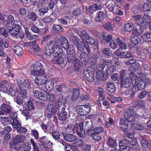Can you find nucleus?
Here are the masks:
<instances>
[{
  "label": "nucleus",
  "mask_w": 151,
  "mask_h": 151,
  "mask_svg": "<svg viewBox=\"0 0 151 151\" xmlns=\"http://www.w3.org/2000/svg\"><path fill=\"white\" fill-rule=\"evenodd\" d=\"M17 83L19 89L17 90L16 91L17 94L16 102L18 104L21 105L23 102V98L27 97L26 89H30L31 87L30 83L27 79L24 80L23 82L20 79H18Z\"/></svg>",
  "instance_id": "1"
},
{
  "label": "nucleus",
  "mask_w": 151,
  "mask_h": 151,
  "mask_svg": "<svg viewBox=\"0 0 151 151\" xmlns=\"http://www.w3.org/2000/svg\"><path fill=\"white\" fill-rule=\"evenodd\" d=\"M57 44V43L52 41L45 46L44 54L46 57L51 58L52 55L54 57H57L63 53L62 48L58 46Z\"/></svg>",
  "instance_id": "2"
},
{
  "label": "nucleus",
  "mask_w": 151,
  "mask_h": 151,
  "mask_svg": "<svg viewBox=\"0 0 151 151\" xmlns=\"http://www.w3.org/2000/svg\"><path fill=\"white\" fill-rule=\"evenodd\" d=\"M132 108L129 107V108L125 109L124 112L125 119L127 120L128 122L129 121L131 122L135 121V116L141 119H142V118L145 119L149 117L150 116L149 114H147L146 113H144L142 115L136 114Z\"/></svg>",
  "instance_id": "3"
},
{
  "label": "nucleus",
  "mask_w": 151,
  "mask_h": 151,
  "mask_svg": "<svg viewBox=\"0 0 151 151\" xmlns=\"http://www.w3.org/2000/svg\"><path fill=\"white\" fill-rule=\"evenodd\" d=\"M42 66L41 64L39 63H37L32 65L30 67L31 70V75L35 76V77H39L41 75H44L45 72L42 70Z\"/></svg>",
  "instance_id": "4"
},
{
  "label": "nucleus",
  "mask_w": 151,
  "mask_h": 151,
  "mask_svg": "<svg viewBox=\"0 0 151 151\" xmlns=\"http://www.w3.org/2000/svg\"><path fill=\"white\" fill-rule=\"evenodd\" d=\"M133 74H129V76L131 80L132 83L134 86H137L138 89L141 90L145 88L146 85V82L144 80H138L137 79V77Z\"/></svg>",
  "instance_id": "5"
},
{
  "label": "nucleus",
  "mask_w": 151,
  "mask_h": 151,
  "mask_svg": "<svg viewBox=\"0 0 151 151\" xmlns=\"http://www.w3.org/2000/svg\"><path fill=\"white\" fill-rule=\"evenodd\" d=\"M57 111V107L55 105L48 104L45 112V115L48 118H51L52 115H54L56 113Z\"/></svg>",
  "instance_id": "6"
},
{
  "label": "nucleus",
  "mask_w": 151,
  "mask_h": 151,
  "mask_svg": "<svg viewBox=\"0 0 151 151\" xmlns=\"http://www.w3.org/2000/svg\"><path fill=\"white\" fill-rule=\"evenodd\" d=\"M35 41H33L25 43L26 45L29 46L33 51V52L36 55L40 56L41 54L40 48L35 44Z\"/></svg>",
  "instance_id": "7"
},
{
  "label": "nucleus",
  "mask_w": 151,
  "mask_h": 151,
  "mask_svg": "<svg viewBox=\"0 0 151 151\" xmlns=\"http://www.w3.org/2000/svg\"><path fill=\"white\" fill-rule=\"evenodd\" d=\"M1 109L2 111L6 114L11 113L10 117L12 118H15V117L14 116L15 114L12 112L13 110V108L10 105L6 104H3L1 106Z\"/></svg>",
  "instance_id": "8"
},
{
  "label": "nucleus",
  "mask_w": 151,
  "mask_h": 151,
  "mask_svg": "<svg viewBox=\"0 0 151 151\" xmlns=\"http://www.w3.org/2000/svg\"><path fill=\"white\" fill-rule=\"evenodd\" d=\"M74 132H77L78 135L81 138L85 137V134L83 130L82 124H76L74 127Z\"/></svg>",
  "instance_id": "9"
},
{
  "label": "nucleus",
  "mask_w": 151,
  "mask_h": 151,
  "mask_svg": "<svg viewBox=\"0 0 151 151\" xmlns=\"http://www.w3.org/2000/svg\"><path fill=\"white\" fill-rule=\"evenodd\" d=\"M116 43L119 45L120 48L118 49L115 52V54L118 56H119L122 52L121 51V49H126L127 48V46L126 44L124 43L119 38L116 39Z\"/></svg>",
  "instance_id": "10"
},
{
  "label": "nucleus",
  "mask_w": 151,
  "mask_h": 151,
  "mask_svg": "<svg viewBox=\"0 0 151 151\" xmlns=\"http://www.w3.org/2000/svg\"><path fill=\"white\" fill-rule=\"evenodd\" d=\"M90 107L87 105L80 106L78 109V113L81 115H86L90 113Z\"/></svg>",
  "instance_id": "11"
},
{
  "label": "nucleus",
  "mask_w": 151,
  "mask_h": 151,
  "mask_svg": "<svg viewBox=\"0 0 151 151\" xmlns=\"http://www.w3.org/2000/svg\"><path fill=\"white\" fill-rule=\"evenodd\" d=\"M104 68V65L100 63L99 66L96 68L97 77L99 79H101L104 76V72L103 70Z\"/></svg>",
  "instance_id": "12"
},
{
  "label": "nucleus",
  "mask_w": 151,
  "mask_h": 151,
  "mask_svg": "<svg viewBox=\"0 0 151 151\" xmlns=\"http://www.w3.org/2000/svg\"><path fill=\"white\" fill-rule=\"evenodd\" d=\"M133 30L132 32L133 35H139L142 33L144 31L143 28L138 24L134 25Z\"/></svg>",
  "instance_id": "13"
},
{
  "label": "nucleus",
  "mask_w": 151,
  "mask_h": 151,
  "mask_svg": "<svg viewBox=\"0 0 151 151\" xmlns=\"http://www.w3.org/2000/svg\"><path fill=\"white\" fill-rule=\"evenodd\" d=\"M128 122L127 120L122 119L120 121L119 127L122 129L123 132L127 134H128Z\"/></svg>",
  "instance_id": "14"
},
{
  "label": "nucleus",
  "mask_w": 151,
  "mask_h": 151,
  "mask_svg": "<svg viewBox=\"0 0 151 151\" xmlns=\"http://www.w3.org/2000/svg\"><path fill=\"white\" fill-rule=\"evenodd\" d=\"M47 81V78L43 75H41L39 77H35V83L38 86L45 84Z\"/></svg>",
  "instance_id": "15"
},
{
  "label": "nucleus",
  "mask_w": 151,
  "mask_h": 151,
  "mask_svg": "<svg viewBox=\"0 0 151 151\" xmlns=\"http://www.w3.org/2000/svg\"><path fill=\"white\" fill-rule=\"evenodd\" d=\"M65 108L63 106L60 109L61 111L59 114L58 115V118L59 120L62 122L61 123H66V116L67 112L65 111Z\"/></svg>",
  "instance_id": "16"
},
{
  "label": "nucleus",
  "mask_w": 151,
  "mask_h": 151,
  "mask_svg": "<svg viewBox=\"0 0 151 151\" xmlns=\"http://www.w3.org/2000/svg\"><path fill=\"white\" fill-rule=\"evenodd\" d=\"M34 92V95L36 98L44 101L47 100V96L46 94L38 90H35Z\"/></svg>",
  "instance_id": "17"
},
{
  "label": "nucleus",
  "mask_w": 151,
  "mask_h": 151,
  "mask_svg": "<svg viewBox=\"0 0 151 151\" xmlns=\"http://www.w3.org/2000/svg\"><path fill=\"white\" fill-rule=\"evenodd\" d=\"M101 8V5L99 4H93L89 6L87 9L88 13H93V12L99 10Z\"/></svg>",
  "instance_id": "18"
},
{
  "label": "nucleus",
  "mask_w": 151,
  "mask_h": 151,
  "mask_svg": "<svg viewBox=\"0 0 151 151\" xmlns=\"http://www.w3.org/2000/svg\"><path fill=\"white\" fill-rule=\"evenodd\" d=\"M10 83L6 81H3L0 82V91L4 93H6L7 88L9 86Z\"/></svg>",
  "instance_id": "19"
},
{
  "label": "nucleus",
  "mask_w": 151,
  "mask_h": 151,
  "mask_svg": "<svg viewBox=\"0 0 151 151\" xmlns=\"http://www.w3.org/2000/svg\"><path fill=\"white\" fill-rule=\"evenodd\" d=\"M106 90L111 93H114L116 91L115 85L112 81H108L106 84Z\"/></svg>",
  "instance_id": "20"
},
{
  "label": "nucleus",
  "mask_w": 151,
  "mask_h": 151,
  "mask_svg": "<svg viewBox=\"0 0 151 151\" xmlns=\"http://www.w3.org/2000/svg\"><path fill=\"white\" fill-rule=\"evenodd\" d=\"M142 21L141 22V25L144 27H146L148 24L151 22V19L147 14H145L142 17Z\"/></svg>",
  "instance_id": "21"
},
{
  "label": "nucleus",
  "mask_w": 151,
  "mask_h": 151,
  "mask_svg": "<svg viewBox=\"0 0 151 151\" xmlns=\"http://www.w3.org/2000/svg\"><path fill=\"white\" fill-rule=\"evenodd\" d=\"M63 138L64 140L68 142L73 141L76 139V137L75 135L70 134H66L63 133Z\"/></svg>",
  "instance_id": "22"
},
{
  "label": "nucleus",
  "mask_w": 151,
  "mask_h": 151,
  "mask_svg": "<svg viewBox=\"0 0 151 151\" xmlns=\"http://www.w3.org/2000/svg\"><path fill=\"white\" fill-rule=\"evenodd\" d=\"M20 28L19 26L14 24L12 26V28L11 29H8L7 30L11 35H16L19 33Z\"/></svg>",
  "instance_id": "23"
},
{
  "label": "nucleus",
  "mask_w": 151,
  "mask_h": 151,
  "mask_svg": "<svg viewBox=\"0 0 151 151\" xmlns=\"http://www.w3.org/2000/svg\"><path fill=\"white\" fill-rule=\"evenodd\" d=\"M53 42H56V43H57V44L58 45V46L61 48H62L60 47L59 46L60 45H66L67 47H68V40L65 37H60L58 40V42H55V41Z\"/></svg>",
  "instance_id": "24"
},
{
  "label": "nucleus",
  "mask_w": 151,
  "mask_h": 151,
  "mask_svg": "<svg viewBox=\"0 0 151 151\" xmlns=\"http://www.w3.org/2000/svg\"><path fill=\"white\" fill-rule=\"evenodd\" d=\"M85 41L81 42L80 40H78L74 42V44L77 47L78 49L80 51H82L85 46L84 43Z\"/></svg>",
  "instance_id": "25"
},
{
  "label": "nucleus",
  "mask_w": 151,
  "mask_h": 151,
  "mask_svg": "<svg viewBox=\"0 0 151 151\" xmlns=\"http://www.w3.org/2000/svg\"><path fill=\"white\" fill-rule=\"evenodd\" d=\"M106 144L109 147L115 148L117 146L116 141L111 137H109L106 142Z\"/></svg>",
  "instance_id": "26"
},
{
  "label": "nucleus",
  "mask_w": 151,
  "mask_h": 151,
  "mask_svg": "<svg viewBox=\"0 0 151 151\" xmlns=\"http://www.w3.org/2000/svg\"><path fill=\"white\" fill-rule=\"evenodd\" d=\"M25 138L24 136L20 134L14 137L13 142L15 144L22 143Z\"/></svg>",
  "instance_id": "27"
},
{
  "label": "nucleus",
  "mask_w": 151,
  "mask_h": 151,
  "mask_svg": "<svg viewBox=\"0 0 151 151\" xmlns=\"http://www.w3.org/2000/svg\"><path fill=\"white\" fill-rule=\"evenodd\" d=\"M87 133L89 136H91L92 139L96 141H99L101 139V136L98 135V134L93 133L92 130L90 129L87 130Z\"/></svg>",
  "instance_id": "28"
},
{
  "label": "nucleus",
  "mask_w": 151,
  "mask_h": 151,
  "mask_svg": "<svg viewBox=\"0 0 151 151\" xmlns=\"http://www.w3.org/2000/svg\"><path fill=\"white\" fill-rule=\"evenodd\" d=\"M13 50L15 54L18 56H20L23 53V50L22 47L19 45H15L13 46Z\"/></svg>",
  "instance_id": "29"
},
{
  "label": "nucleus",
  "mask_w": 151,
  "mask_h": 151,
  "mask_svg": "<svg viewBox=\"0 0 151 151\" xmlns=\"http://www.w3.org/2000/svg\"><path fill=\"white\" fill-rule=\"evenodd\" d=\"M33 100L32 98H30L25 105V109L28 110L30 111L33 109L35 107L33 104Z\"/></svg>",
  "instance_id": "30"
},
{
  "label": "nucleus",
  "mask_w": 151,
  "mask_h": 151,
  "mask_svg": "<svg viewBox=\"0 0 151 151\" xmlns=\"http://www.w3.org/2000/svg\"><path fill=\"white\" fill-rule=\"evenodd\" d=\"M138 36L133 35L130 38L131 41L135 45H137L142 42V40L141 38L138 37Z\"/></svg>",
  "instance_id": "31"
},
{
  "label": "nucleus",
  "mask_w": 151,
  "mask_h": 151,
  "mask_svg": "<svg viewBox=\"0 0 151 151\" xmlns=\"http://www.w3.org/2000/svg\"><path fill=\"white\" fill-rule=\"evenodd\" d=\"M53 62L55 64L63 65V66H64L66 64L67 61L65 59H64L62 57H59L56 59H54Z\"/></svg>",
  "instance_id": "32"
},
{
  "label": "nucleus",
  "mask_w": 151,
  "mask_h": 151,
  "mask_svg": "<svg viewBox=\"0 0 151 151\" xmlns=\"http://www.w3.org/2000/svg\"><path fill=\"white\" fill-rule=\"evenodd\" d=\"M26 17L29 19L35 22L36 21L37 17L36 13L33 12H29L27 13Z\"/></svg>",
  "instance_id": "33"
},
{
  "label": "nucleus",
  "mask_w": 151,
  "mask_h": 151,
  "mask_svg": "<svg viewBox=\"0 0 151 151\" xmlns=\"http://www.w3.org/2000/svg\"><path fill=\"white\" fill-rule=\"evenodd\" d=\"M134 25L132 22L126 24L124 26L125 31L126 32H131L133 30Z\"/></svg>",
  "instance_id": "34"
},
{
  "label": "nucleus",
  "mask_w": 151,
  "mask_h": 151,
  "mask_svg": "<svg viewBox=\"0 0 151 151\" xmlns=\"http://www.w3.org/2000/svg\"><path fill=\"white\" fill-rule=\"evenodd\" d=\"M147 96L149 97L148 99H149L151 98V93L144 91L139 93L138 94L139 98L141 99H144Z\"/></svg>",
  "instance_id": "35"
},
{
  "label": "nucleus",
  "mask_w": 151,
  "mask_h": 151,
  "mask_svg": "<svg viewBox=\"0 0 151 151\" xmlns=\"http://www.w3.org/2000/svg\"><path fill=\"white\" fill-rule=\"evenodd\" d=\"M13 122L12 124L13 128L14 130H17L21 126V124L20 122L16 119L12 118Z\"/></svg>",
  "instance_id": "36"
},
{
  "label": "nucleus",
  "mask_w": 151,
  "mask_h": 151,
  "mask_svg": "<svg viewBox=\"0 0 151 151\" xmlns=\"http://www.w3.org/2000/svg\"><path fill=\"white\" fill-rule=\"evenodd\" d=\"M80 94V90L78 88L74 89L73 90V93L72 97L73 101H76L79 97Z\"/></svg>",
  "instance_id": "37"
},
{
  "label": "nucleus",
  "mask_w": 151,
  "mask_h": 151,
  "mask_svg": "<svg viewBox=\"0 0 151 151\" xmlns=\"http://www.w3.org/2000/svg\"><path fill=\"white\" fill-rule=\"evenodd\" d=\"M88 73L87 72H84L83 75L86 78V79L88 81L91 82L93 81L94 80V74H92V73H91L90 75L89 74H88Z\"/></svg>",
  "instance_id": "38"
},
{
  "label": "nucleus",
  "mask_w": 151,
  "mask_h": 151,
  "mask_svg": "<svg viewBox=\"0 0 151 151\" xmlns=\"http://www.w3.org/2000/svg\"><path fill=\"white\" fill-rule=\"evenodd\" d=\"M76 52L74 47L72 45L68 46L67 51V55H75Z\"/></svg>",
  "instance_id": "39"
},
{
  "label": "nucleus",
  "mask_w": 151,
  "mask_h": 151,
  "mask_svg": "<svg viewBox=\"0 0 151 151\" xmlns=\"http://www.w3.org/2000/svg\"><path fill=\"white\" fill-rule=\"evenodd\" d=\"M131 82L130 80L128 77L122 79V85L125 88L128 87L131 85Z\"/></svg>",
  "instance_id": "40"
},
{
  "label": "nucleus",
  "mask_w": 151,
  "mask_h": 151,
  "mask_svg": "<svg viewBox=\"0 0 151 151\" xmlns=\"http://www.w3.org/2000/svg\"><path fill=\"white\" fill-rule=\"evenodd\" d=\"M140 7L145 11H150L151 9V6L147 3H144L140 5Z\"/></svg>",
  "instance_id": "41"
},
{
  "label": "nucleus",
  "mask_w": 151,
  "mask_h": 151,
  "mask_svg": "<svg viewBox=\"0 0 151 151\" xmlns=\"http://www.w3.org/2000/svg\"><path fill=\"white\" fill-rule=\"evenodd\" d=\"M92 130L93 133L95 134H99V133L104 132V133H105V132L104 130V128L102 127H98L94 128L93 130L92 129H91Z\"/></svg>",
  "instance_id": "42"
},
{
  "label": "nucleus",
  "mask_w": 151,
  "mask_h": 151,
  "mask_svg": "<svg viewBox=\"0 0 151 151\" xmlns=\"http://www.w3.org/2000/svg\"><path fill=\"white\" fill-rule=\"evenodd\" d=\"M134 103L136 106H139L140 108H142L144 109H145L146 108L145 103L142 100H137L134 102Z\"/></svg>",
  "instance_id": "43"
},
{
  "label": "nucleus",
  "mask_w": 151,
  "mask_h": 151,
  "mask_svg": "<svg viewBox=\"0 0 151 151\" xmlns=\"http://www.w3.org/2000/svg\"><path fill=\"white\" fill-rule=\"evenodd\" d=\"M142 37L145 41L149 42L151 41V33L148 32L142 35Z\"/></svg>",
  "instance_id": "44"
},
{
  "label": "nucleus",
  "mask_w": 151,
  "mask_h": 151,
  "mask_svg": "<svg viewBox=\"0 0 151 151\" xmlns=\"http://www.w3.org/2000/svg\"><path fill=\"white\" fill-rule=\"evenodd\" d=\"M104 17V14L103 12L101 11L98 12L95 20L97 22H100L103 19Z\"/></svg>",
  "instance_id": "45"
},
{
  "label": "nucleus",
  "mask_w": 151,
  "mask_h": 151,
  "mask_svg": "<svg viewBox=\"0 0 151 151\" xmlns=\"http://www.w3.org/2000/svg\"><path fill=\"white\" fill-rule=\"evenodd\" d=\"M129 144V142L127 139H123L119 143V145L121 149H123L124 147Z\"/></svg>",
  "instance_id": "46"
},
{
  "label": "nucleus",
  "mask_w": 151,
  "mask_h": 151,
  "mask_svg": "<svg viewBox=\"0 0 151 151\" xmlns=\"http://www.w3.org/2000/svg\"><path fill=\"white\" fill-rule=\"evenodd\" d=\"M50 80L46 82L45 85V88L49 91H51L53 88L54 84Z\"/></svg>",
  "instance_id": "47"
},
{
  "label": "nucleus",
  "mask_w": 151,
  "mask_h": 151,
  "mask_svg": "<svg viewBox=\"0 0 151 151\" xmlns=\"http://www.w3.org/2000/svg\"><path fill=\"white\" fill-rule=\"evenodd\" d=\"M130 127L134 130H141L143 129V126L134 123H132L131 124Z\"/></svg>",
  "instance_id": "48"
},
{
  "label": "nucleus",
  "mask_w": 151,
  "mask_h": 151,
  "mask_svg": "<svg viewBox=\"0 0 151 151\" xmlns=\"http://www.w3.org/2000/svg\"><path fill=\"white\" fill-rule=\"evenodd\" d=\"M43 145L45 151H49L50 148L53 146V143L49 140L46 143Z\"/></svg>",
  "instance_id": "49"
},
{
  "label": "nucleus",
  "mask_w": 151,
  "mask_h": 151,
  "mask_svg": "<svg viewBox=\"0 0 151 151\" xmlns=\"http://www.w3.org/2000/svg\"><path fill=\"white\" fill-rule=\"evenodd\" d=\"M103 40H105L107 42H109L112 39V36L111 34H107L103 32L102 34Z\"/></svg>",
  "instance_id": "50"
},
{
  "label": "nucleus",
  "mask_w": 151,
  "mask_h": 151,
  "mask_svg": "<svg viewBox=\"0 0 151 151\" xmlns=\"http://www.w3.org/2000/svg\"><path fill=\"white\" fill-rule=\"evenodd\" d=\"M116 68L114 65H110L106 70V73L109 75L111 74L112 73L116 70Z\"/></svg>",
  "instance_id": "51"
},
{
  "label": "nucleus",
  "mask_w": 151,
  "mask_h": 151,
  "mask_svg": "<svg viewBox=\"0 0 151 151\" xmlns=\"http://www.w3.org/2000/svg\"><path fill=\"white\" fill-rule=\"evenodd\" d=\"M69 19V17L68 16H65L62 18L58 19V21L60 24L65 25L67 24V20H68Z\"/></svg>",
  "instance_id": "52"
},
{
  "label": "nucleus",
  "mask_w": 151,
  "mask_h": 151,
  "mask_svg": "<svg viewBox=\"0 0 151 151\" xmlns=\"http://www.w3.org/2000/svg\"><path fill=\"white\" fill-rule=\"evenodd\" d=\"M48 10V8L47 7H42L39 9L38 10L39 13V15L42 16L47 13Z\"/></svg>",
  "instance_id": "53"
},
{
  "label": "nucleus",
  "mask_w": 151,
  "mask_h": 151,
  "mask_svg": "<svg viewBox=\"0 0 151 151\" xmlns=\"http://www.w3.org/2000/svg\"><path fill=\"white\" fill-rule=\"evenodd\" d=\"M79 35L82 40L83 41H84L86 40L87 38L89 36L85 30L82 31L81 33V34H79Z\"/></svg>",
  "instance_id": "54"
},
{
  "label": "nucleus",
  "mask_w": 151,
  "mask_h": 151,
  "mask_svg": "<svg viewBox=\"0 0 151 151\" xmlns=\"http://www.w3.org/2000/svg\"><path fill=\"white\" fill-rule=\"evenodd\" d=\"M80 58L81 61L86 62L88 59V55L87 53L85 52H82L81 53L80 56Z\"/></svg>",
  "instance_id": "55"
},
{
  "label": "nucleus",
  "mask_w": 151,
  "mask_h": 151,
  "mask_svg": "<svg viewBox=\"0 0 151 151\" xmlns=\"http://www.w3.org/2000/svg\"><path fill=\"white\" fill-rule=\"evenodd\" d=\"M8 47V43L6 41L4 42L3 40L0 38V49L3 48L4 47L6 48Z\"/></svg>",
  "instance_id": "56"
},
{
  "label": "nucleus",
  "mask_w": 151,
  "mask_h": 151,
  "mask_svg": "<svg viewBox=\"0 0 151 151\" xmlns=\"http://www.w3.org/2000/svg\"><path fill=\"white\" fill-rule=\"evenodd\" d=\"M74 141V144L77 147L82 146L83 144V141L80 139L76 138Z\"/></svg>",
  "instance_id": "57"
},
{
  "label": "nucleus",
  "mask_w": 151,
  "mask_h": 151,
  "mask_svg": "<svg viewBox=\"0 0 151 151\" xmlns=\"http://www.w3.org/2000/svg\"><path fill=\"white\" fill-rule=\"evenodd\" d=\"M12 130V128L10 126H7L5 128L3 129L1 131V134H9Z\"/></svg>",
  "instance_id": "58"
},
{
  "label": "nucleus",
  "mask_w": 151,
  "mask_h": 151,
  "mask_svg": "<svg viewBox=\"0 0 151 151\" xmlns=\"http://www.w3.org/2000/svg\"><path fill=\"white\" fill-rule=\"evenodd\" d=\"M82 13L83 11L80 8L76 9L73 12V14L76 17L82 15Z\"/></svg>",
  "instance_id": "59"
},
{
  "label": "nucleus",
  "mask_w": 151,
  "mask_h": 151,
  "mask_svg": "<svg viewBox=\"0 0 151 151\" xmlns=\"http://www.w3.org/2000/svg\"><path fill=\"white\" fill-rule=\"evenodd\" d=\"M47 100L49 101H54L55 98L56 97V96L54 94H52L50 93H47Z\"/></svg>",
  "instance_id": "60"
},
{
  "label": "nucleus",
  "mask_w": 151,
  "mask_h": 151,
  "mask_svg": "<svg viewBox=\"0 0 151 151\" xmlns=\"http://www.w3.org/2000/svg\"><path fill=\"white\" fill-rule=\"evenodd\" d=\"M49 140L48 138L46 136H43L40 139V141L41 142V144L43 146L45 145V144Z\"/></svg>",
  "instance_id": "61"
},
{
  "label": "nucleus",
  "mask_w": 151,
  "mask_h": 151,
  "mask_svg": "<svg viewBox=\"0 0 151 151\" xmlns=\"http://www.w3.org/2000/svg\"><path fill=\"white\" fill-rule=\"evenodd\" d=\"M142 17L139 14H136L133 16L132 17V19L135 22H140L141 21Z\"/></svg>",
  "instance_id": "62"
},
{
  "label": "nucleus",
  "mask_w": 151,
  "mask_h": 151,
  "mask_svg": "<svg viewBox=\"0 0 151 151\" xmlns=\"http://www.w3.org/2000/svg\"><path fill=\"white\" fill-rule=\"evenodd\" d=\"M102 51L105 55L107 56H110L111 54V51L109 48H104L102 50Z\"/></svg>",
  "instance_id": "63"
},
{
  "label": "nucleus",
  "mask_w": 151,
  "mask_h": 151,
  "mask_svg": "<svg viewBox=\"0 0 151 151\" xmlns=\"http://www.w3.org/2000/svg\"><path fill=\"white\" fill-rule=\"evenodd\" d=\"M45 150L43 146L40 144L39 146H37L33 148V151H44Z\"/></svg>",
  "instance_id": "64"
}]
</instances>
